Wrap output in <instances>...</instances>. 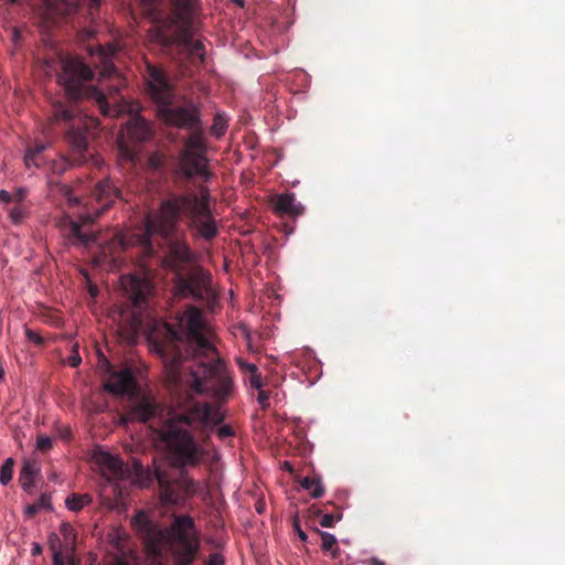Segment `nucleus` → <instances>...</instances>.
Masks as SVG:
<instances>
[{"instance_id": "obj_1", "label": "nucleus", "mask_w": 565, "mask_h": 565, "mask_svg": "<svg viewBox=\"0 0 565 565\" xmlns=\"http://www.w3.org/2000/svg\"><path fill=\"white\" fill-rule=\"evenodd\" d=\"M151 342L171 383L175 387L184 383V388L175 394L169 408L143 396L127 416L149 425L174 468H195L205 460L207 451L194 435L207 438L224 420L221 406L233 392V379L213 343V332L202 311L194 306L177 316V326L164 323L161 337H151Z\"/></svg>"}, {"instance_id": "obj_2", "label": "nucleus", "mask_w": 565, "mask_h": 565, "mask_svg": "<svg viewBox=\"0 0 565 565\" xmlns=\"http://www.w3.org/2000/svg\"><path fill=\"white\" fill-rule=\"evenodd\" d=\"M185 218L186 227L193 238L213 241L218 235V225L211 207V194L206 186H200L199 192H186L173 195L160 204L158 220L148 218L142 233L130 238L117 235L121 249L131 245H138L145 257H151L157 253L153 244V235L161 236L168 245L166 256L167 265L177 271H182L184 266L192 263L194 255L185 239V234H178V222Z\"/></svg>"}, {"instance_id": "obj_3", "label": "nucleus", "mask_w": 565, "mask_h": 565, "mask_svg": "<svg viewBox=\"0 0 565 565\" xmlns=\"http://www.w3.org/2000/svg\"><path fill=\"white\" fill-rule=\"evenodd\" d=\"M94 71L77 57L62 60L58 84L65 92L66 102L57 100L52 105L53 124L63 125L64 141L68 146L71 163L81 166L93 158L89 140L98 128V119L83 115L75 104L87 99L97 104L104 116H116L103 90L92 84Z\"/></svg>"}, {"instance_id": "obj_4", "label": "nucleus", "mask_w": 565, "mask_h": 565, "mask_svg": "<svg viewBox=\"0 0 565 565\" xmlns=\"http://www.w3.org/2000/svg\"><path fill=\"white\" fill-rule=\"evenodd\" d=\"M157 118L169 127L189 131L179 151V171L188 180L201 177L207 181L212 173L209 170L207 147L201 119V109L192 100L182 104L166 102L156 109Z\"/></svg>"}, {"instance_id": "obj_5", "label": "nucleus", "mask_w": 565, "mask_h": 565, "mask_svg": "<svg viewBox=\"0 0 565 565\" xmlns=\"http://www.w3.org/2000/svg\"><path fill=\"white\" fill-rule=\"evenodd\" d=\"M92 196L99 205L94 213H83L74 218L65 212L55 221L63 238L72 246L89 247L97 242V232L93 225L100 214L121 199V190L114 180L104 178L95 184Z\"/></svg>"}, {"instance_id": "obj_6", "label": "nucleus", "mask_w": 565, "mask_h": 565, "mask_svg": "<svg viewBox=\"0 0 565 565\" xmlns=\"http://www.w3.org/2000/svg\"><path fill=\"white\" fill-rule=\"evenodd\" d=\"M199 0H173V10L167 21L174 28V42L188 50L191 56L204 61L205 47L201 40L192 39Z\"/></svg>"}, {"instance_id": "obj_7", "label": "nucleus", "mask_w": 565, "mask_h": 565, "mask_svg": "<svg viewBox=\"0 0 565 565\" xmlns=\"http://www.w3.org/2000/svg\"><path fill=\"white\" fill-rule=\"evenodd\" d=\"M95 460L100 469L103 504L109 509L118 508L126 495V489L120 481L127 480L131 471L118 457L107 451L96 454Z\"/></svg>"}, {"instance_id": "obj_8", "label": "nucleus", "mask_w": 565, "mask_h": 565, "mask_svg": "<svg viewBox=\"0 0 565 565\" xmlns=\"http://www.w3.org/2000/svg\"><path fill=\"white\" fill-rule=\"evenodd\" d=\"M172 565H192L200 550V540L192 516L175 515L170 526Z\"/></svg>"}, {"instance_id": "obj_9", "label": "nucleus", "mask_w": 565, "mask_h": 565, "mask_svg": "<svg viewBox=\"0 0 565 565\" xmlns=\"http://www.w3.org/2000/svg\"><path fill=\"white\" fill-rule=\"evenodd\" d=\"M142 76L145 92L156 105V109L166 102L174 99V84L162 66L146 62Z\"/></svg>"}, {"instance_id": "obj_10", "label": "nucleus", "mask_w": 565, "mask_h": 565, "mask_svg": "<svg viewBox=\"0 0 565 565\" xmlns=\"http://www.w3.org/2000/svg\"><path fill=\"white\" fill-rule=\"evenodd\" d=\"M174 290L178 296L183 298H192L194 300L210 298L212 295L210 275L201 267H198L188 274L177 271Z\"/></svg>"}, {"instance_id": "obj_11", "label": "nucleus", "mask_w": 565, "mask_h": 565, "mask_svg": "<svg viewBox=\"0 0 565 565\" xmlns=\"http://www.w3.org/2000/svg\"><path fill=\"white\" fill-rule=\"evenodd\" d=\"M154 479L160 489V500L163 504H179L184 497H191L199 490V483L186 476L175 481L169 480L160 470L154 471Z\"/></svg>"}, {"instance_id": "obj_12", "label": "nucleus", "mask_w": 565, "mask_h": 565, "mask_svg": "<svg viewBox=\"0 0 565 565\" xmlns=\"http://www.w3.org/2000/svg\"><path fill=\"white\" fill-rule=\"evenodd\" d=\"M102 362L108 376L104 384L107 392L115 395H129L136 391V381L130 367L116 371L106 358H103Z\"/></svg>"}, {"instance_id": "obj_13", "label": "nucleus", "mask_w": 565, "mask_h": 565, "mask_svg": "<svg viewBox=\"0 0 565 565\" xmlns=\"http://www.w3.org/2000/svg\"><path fill=\"white\" fill-rule=\"evenodd\" d=\"M121 285L130 300L135 313H141L148 306V298L151 292V284L148 279L137 276L121 278Z\"/></svg>"}, {"instance_id": "obj_14", "label": "nucleus", "mask_w": 565, "mask_h": 565, "mask_svg": "<svg viewBox=\"0 0 565 565\" xmlns=\"http://www.w3.org/2000/svg\"><path fill=\"white\" fill-rule=\"evenodd\" d=\"M131 525L150 548H156L162 541V531L146 512L139 511L131 520Z\"/></svg>"}, {"instance_id": "obj_15", "label": "nucleus", "mask_w": 565, "mask_h": 565, "mask_svg": "<svg viewBox=\"0 0 565 565\" xmlns=\"http://www.w3.org/2000/svg\"><path fill=\"white\" fill-rule=\"evenodd\" d=\"M273 211L280 217H297L303 213V206L297 202L295 193L286 192L271 199Z\"/></svg>"}, {"instance_id": "obj_16", "label": "nucleus", "mask_w": 565, "mask_h": 565, "mask_svg": "<svg viewBox=\"0 0 565 565\" xmlns=\"http://www.w3.org/2000/svg\"><path fill=\"white\" fill-rule=\"evenodd\" d=\"M127 134L137 141H146L152 135L151 125L145 118L135 116L127 122Z\"/></svg>"}, {"instance_id": "obj_17", "label": "nucleus", "mask_w": 565, "mask_h": 565, "mask_svg": "<svg viewBox=\"0 0 565 565\" xmlns=\"http://www.w3.org/2000/svg\"><path fill=\"white\" fill-rule=\"evenodd\" d=\"M38 471H39V467H38L36 461L30 460V459H25L23 461V465H22V468L20 471V476H19V481H20L23 490H25V491L31 490V488L33 487L34 477L38 473Z\"/></svg>"}, {"instance_id": "obj_18", "label": "nucleus", "mask_w": 565, "mask_h": 565, "mask_svg": "<svg viewBox=\"0 0 565 565\" xmlns=\"http://www.w3.org/2000/svg\"><path fill=\"white\" fill-rule=\"evenodd\" d=\"M51 193L61 196L68 207H75L81 204V199L73 194L72 188L67 184L51 182Z\"/></svg>"}, {"instance_id": "obj_19", "label": "nucleus", "mask_w": 565, "mask_h": 565, "mask_svg": "<svg viewBox=\"0 0 565 565\" xmlns=\"http://www.w3.org/2000/svg\"><path fill=\"white\" fill-rule=\"evenodd\" d=\"M93 502V498L90 494H78V493H72L70 494L66 500L65 504L70 511L78 512L84 507L90 504Z\"/></svg>"}, {"instance_id": "obj_20", "label": "nucleus", "mask_w": 565, "mask_h": 565, "mask_svg": "<svg viewBox=\"0 0 565 565\" xmlns=\"http://www.w3.org/2000/svg\"><path fill=\"white\" fill-rule=\"evenodd\" d=\"M300 486L310 492V495L315 499L321 498L324 493V487L322 486L321 479L318 477H305L300 481Z\"/></svg>"}, {"instance_id": "obj_21", "label": "nucleus", "mask_w": 565, "mask_h": 565, "mask_svg": "<svg viewBox=\"0 0 565 565\" xmlns=\"http://www.w3.org/2000/svg\"><path fill=\"white\" fill-rule=\"evenodd\" d=\"M46 145L43 142H36L34 147L28 149L24 161L28 167L31 164L40 167L42 164L41 153L46 149Z\"/></svg>"}, {"instance_id": "obj_22", "label": "nucleus", "mask_w": 565, "mask_h": 565, "mask_svg": "<svg viewBox=\"0 0 565 565\" xmlns=\"http://www.w3.org/2000/svg\"><path fill=\"white\" fill-rule=\"evenodd\" d=\"M319 534L321 536L322 543L321 548L324 552H331L332 558H338L340 555V548L338 547V541L337 537L328 532H320Z\"/></svg>"}, {"instance_id": "obj_23", "label": "nucleus", "mask_w": 565, "mask_h": 565, "mask_svg": "<svg viewBox=\"0 0 565 565\" xmlns=\"http://www.w3.org/2000/svg\"><path fill=\"white\" fill-rule=\"evenodd\" d=\"M9 217L14 225L21 224L30 214L29 204H13L8 210Z\"/></svg>"}, {"instance_id": "obj_24", "label": "nucleus", "mask_w": 565, "mask_h": 565, "mask_svg": "<svg viewBox=\"0 0 565 565\" xmlns=\"http://www.w3.org/2000/svg\"><path fill=\"white\" fill-rule=\"evenodd\" d=\"M227 129V118L223 114H216L213 118V124L210 128L211 135L221 138L225 135Z\"/></svg>"}, {"instance_id": "obj_25", "label": "nucleus", "mask_w": 565, "mask_h": 565, "mask_svg": "<svg viewBox=\"0 0 565 565\" xmlns=\"http://www.w3.org/2000/svg\"><path fill=\"white\" fill-rule=\"evenodd\" d=\"M50 508H51L50 497L46 494H42L35 503L29 505L25 509V513L29 516H34L41 509H50Z\"/></svg>"}, {"instance_id": "obj_26", "label": "nucleus", "mask_w": 565, "mask_h": 565, "mask_svg": "<svg viewBox=\"0 0 565 565\" xmlns=\"http://www.w3.org/2000/svg\"><path fill=\"white\" fill-rule=\"evenodd\" d=\"M148 3L149 10L154 15H160L166 8L173 10V0H145Z\"/></svg>"}, {"instance_id": "obj_27", "label": "nucleus", "mask_w": 565, "mask_h": 565, "mask_svg": "<svg viewBox=\"0 0 565 565\" xmlns=\"http://www.w3.org/2000/svg\"><path fill=\"white\" fill-rule=\"evenodd\" d=\"M14 460L8 458L0 467V483L3 486L8 484L13 477Z\"/></svg>"}, {"instance_id": "obj_28", "label": "nucleus", "mask_w": 565, "mask_h": 565, "mask_svg": "<svg viewBox=\"0 0 565 565\" xmlns=\"http://www.w3.org/2000/svg\"><path fill=\"white\" fill-rule=\"evenodd\" d=\"M342 513H339L337 516L332 513H326L321 516L320 525L322 527H332L335 523V521L341 520Z\"/></svg>"}, {"instance_id": "obj_29", "label": "nucleus", "mask_w": 565, "mask_h": 565, "mask_svg": "<svg viewBox=\"0 0 565 565\" xmlns=\"http://www.w3.org/2000/svg\"><path fill=\"white\" fill-rule=\"evenodd\" d=\"M52 445L53 441L47 436H39L36 439V448L42 452L50 450L52 448Z\"/></svg>"}, {"instance_id": "obj_30", "label": "nucleus", "mask_w": 565, "mask_h": 565, "mask_svg": "<svg viewBox=\"0 0 565 565\" xmlns=\"http://www.w3.org/2000/svg\"><path fill=\"white\" fill-rule=\"evenodd\" d=\"M26 190L24 188H19L12 193V203L13 204H29L25 201Z\"/></svg>"}, {"instance_id": "obj_31", "label": "nucleus", "mask_w": 565, "mask_h": 565, "mask_svg": "<svg viewBox=\"0 0 565 565\" xmlns=\"http://www.w3.org/2000/svg\"><path fill=\"white\" fill-rule=\"evenodd\" d=\"M248 382L253 388L260 390L263 387L262 374L258 370L255 373H249Z\"/></svg>"}, {"instance_id": "obj_32", "label": "nucleus", "mask_w": 565, "mask_h": 565, "mask_svg": "<svg viewBox=\"0 0 565 565\" xmlns=\"http://www.w3.org/2000/svg\"><path fill=\"white\" fill-rule=\"evenodd\" d=\"M257 401L260 404L262 408L265 409L269 406L270 392L258 390Z\"/></svg>"}, {"instance_id": "obj_33", "label": "nucleus", "mask_w": 565, "mask_h": 565, "mask_svg": "<svg viewBox=\"0 0 565 565\" xmlns=\"http://www.w3.org/2000/svg\"><path fill=\"white\" fill-rule=\"evenodd\" d=\"M237 364H238L241 371L247 373L248 375H249V373H255L258 370V367L255 364L248 363L241 358L237 359Z\"/></svg>"}, {"instance_id": "obj_34", "label": "nucleus", "mask_w": 565, "mask_h": 565, "mask_svg": "<svg viewBox=\"0 0 565 565\" xmlns=\"http://www.w3.org/2000/svg\"><path fill=\"white\" fill-rule=\"evenodd\" d=\"M216 434L220 439L224 440L227 437L234 436V429L230 425H223L217 428Z\"/></svg>"}, {"instance_id": "obj_35", "label": "nucleus", "mask_w": 565, "mask_h": 565, "mask_svg": "<svg viewBox=\"0 0 565 565\" xmlns=\"http://www.w3.org/2000/svg\"><path fill=\"white\" fill-rule=\"evenodd\" d=\"M82 362V358L77 350H74L72 355L68 358V365L71 367H77Z\"/></svg>"}, {"instance_id": "obj_36", "label": "nucleus", "mask_w": 565, "mask_h": 565, "mask_svg": "<svg viewBox=\"0 0 565 565\" xmlns=\"http://www.w3.org/2000/svg\"><path fill=\"white\" fill-rule=\"evenodd\" d=\"M223 564H224V559L217 553L211 554L206 561V565H223Z\"/></svg>"}, {"instance_id": "obj_37", "label": "nucleus", "mask_w": 565, "mask_h": 565, "mask_svg": "<svg viewBox=\"0 0 565 565\" xmlns=\"http://www.w3.org/2000/svg\"><path fill=\"white\" fill-rule=\"evenodd\" d=\"M53 565H65L64 557L60 551L53 553Z\"/></svg>"}, {"instance_id": "obj_38", "label": "nucleus", "mask_w": 565, "mask_h": 565, "mask_svg": "<svg viewBox=\"0 0 565 565\" xmlns=\"http://www.w3.org/2000/svg\"><path fill=\"white\" fill-rule=\"evenodd\" d=\"M0 201L8 204V203H12V194L9 193L8 191L6 190H1L0 191Z\"/></svg>"}, {"instance_id": "obj_39", "label": "nucleus", "mask_w": 565, "mask_h": 565, "mask_svg": "<svg viewBox=\"0 0 565 565\" xmlns=\"http://www.w3.org/2000/svg\"><path fill=\"white\" fill-rule=\"evenodd\" d=\"M67 166L68 163L66 161L54 163L53 170L54 172L63 173L67 169Z\"/></svg>"}, {"instance_id": "obj_40", "label": "nucleus", "mask_w": 565, "mask_h": 565, "mask_svg": "<svg viewBox=\"0 0 565 565\" xmlns=\"http://www.w3.org/2000/svg\"><path fill=\"white\" fill-rule=\"evenodd\" d=\"M61 532H62V534L65 536V539H67V537H68V535H71V534H72V532H73V527H72L70 524L64 523V524H62V526H61Z\"/></svg>"}, {"instance_id": "obj_41", "label": "nucleus", "mask_w": 565, "mask_h": 565, "mask_svg": "<svg viewBox=\"0 0 565 565\" xmlns=\"http://www.w3.org/2000/svg\"><path fill=\"white\" fill-rule=\"evenodd\" d=\"M26 337L34 341V342H38V343H41L42 342V339L40 335H38L36 333H34L33 331L31 330H26Z\"/></svg>"}, {"instance_id": "obj_42", "label": "nucleus", "mask_w": 565, "mask_h": 565, "mask_svg": "<svg viewBox=\"0 0 565 565\" xmlns=\"http://www.w3.org/2000/svg\"><path fill=\"white\" fill-rule=\"evenodd\" d=\"M135 473L137 478H140L143 475V467L140 462H135L134 465Z\"/></svg>"}, {"instance_id": "obj_43", "label": "nucleus", "mask_w": 565, "mask_h": 565, "mask_svg": "<svg viewBox=\"0 0 565 565\" xmlns=\"http://www.w3.org/2000/svg\"><path fill=\"white\" fill-rule=\"evenodd\" d=\"M107 565H129L128 562H126L124 558L115 557L109 564Z\"/></svg>"}, {"instance_id": "obj_44", "label": "nucleus", "mask_w": 565, "mask_h": 565, "mask_svg": "<svg viewBox=\"0 0 565 565\" xmlns=\"http://www.w3.org/2000/svg\"><path fill=\"white\" fill-rule=\"evenodd\" d=\"M296 529H297V533H298V536L299 539L302 541V542H306L308 536L307 534L299 527V525L296 523Z\"/></svg>"}, {"instance_id": "obj_45", "label": "nucleus", "mask_w": 565, "mask_h": 565, "mask_svg": "<svg viewBox=\"0 0 565 565\" xmlns=\"http://www.w3.org/2000/svg\"><path fill=\"white\" fill-rule=\"evenodd\" d=\"M42 552V546L39 543H34L32 546V555H39Z\"/></svg>"}, {"instance_id": "obj_46", "label": "nucleus", "mask_w": 565, "mask_h": 565, "mask_svg": "<svg viewBox=\"0 0 565 565\" xmlns=\"http://www.w3.org/2000/svg\"><path fill=\"white\" fill-rule=\"evenodd\" d=\"M102 0H89L90 8H98Z\"/></svg>"}, {"instance_id": "obj_47", "label": "nucleus", "mask_w": 565, "mask_h": 565, "mask_svg": "<svg viewBox=\"0 0 565 565\" xmlns=\"http://www.w3.org/2000/svg\"><path fill=\"white\" fill-rule=\"evenodd\" d=\"M371 564L372 565H384V562L376 557H373V558H371Z\"/></svg>"}, {"instance_id": "obj_48", "label": "nucleus", "mask_w": 565, "mask_h": 565, "mask_svg": "<svg viewBox=\"0 0 565 565\" xmlns=\"http://www.w3.org/2000/svg\"><path fill=\"white\" fill-rule=\"evenodd\" d=\"M100 55H102V57H103L104 60H107V58H108V55L106 54V52H105V50H104V49H102ZM107 63H108V62H107V61H105V64H107ZM106 68H108V65H106Z\"/></svg>"}, {"instance_id": "obj_49", "label": "nucleus", "mask_w": 565, "mask_h": 565, "mask_svg": "<svg viewBox=\"0 0 565 565\" xmlns=\"http://www.w3.org/2000/svg\"><path fill=\"white\" fill-rule=\"evenodd\" d=\"M67 564L68 565H78V562L74 557H70Z\"/></svg>"}, {"instance_id": "obj_50", "label": "nucleus", "mask_w": 565, "mask_h": 565, "mask_svg": "<svg viewBox=\"0 0 565 565\" xmlns=\"http://www.w3.org/2000/svg\"><path fill=\"white\" fill-rule=\"evenodd\" d=\"M153 478L151 476L148 477V481L147 482H141V486L142 487H147L150 482H152Z\"/></svg>"}, {"instance_id": "obj_51", "label": "nucleus", "mask_w": 565, "mask_h": 565, "mask_svg": "<svg viewBox=\"0 0 565 565\" xmlns=\"http://www.w3.org/2000/svg\"><path fill=\"white\" fill-rule=\"evenodd\" d=\"M233 2L238 4L239 7H244V0H233Z\"/></svg>"}, {"instance_id": "obj_52", "label": "nucleus", "mask_w": 565, "mask_h": 565, "mask_svg": "<svg viewBox=\"0 0 565 565\" xmlns=\"http://www.w3.org/2000/svg\"><path fill=\"white\" fill-rule=\"evenodd\" d=\"M3 375H4V371H3L2 366L0 365V380H2Z\"/></svg>"}, {"instance_id": "obj_53", "label": "nucleus", "mask_w": 565, "mask_h": 565, "mask_svg": "<svg viewBox=\"0 0 565 565\" xmlns=\"http://www.w3.org/2000/svg\"><path fill=\"white\" fill-rule=\"evenodd\" d=\"M18 0H9L10 3H15Z\"/></svg>"}]
</instances>
